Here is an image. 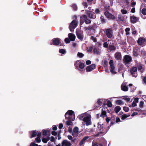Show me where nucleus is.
Masks as SVG:
<instances>
[{
    "label": "nucleus",
    "mask_w": 146,
    "mask_h": 146,
    "mask_svg": "<svg viewBox=\"0 0 146 146\" xmlns=\"http://www.w3.org/2000/svg\"><path fill=\"white\" fill-rule=\"evenodd\" d=\"M104 15L109 19L114 20L115 19V16L113 15L110 13L108 11H106L104 13Z\"/></svg>",
    "instance_id": "4468645a"
},
{
    "label": "nucleus",
    "mask_w": 146,
    "mask_h": 146,
    "mask_svg": "<svg viewBox=\"0 0 146 146\" xmlns=\"http://www.w3.org/2000/svg\"><path fill=\"white\" fill-rule=\"evenodd\" d=\"M77 56L79 57L82 58L84 56V54L82 53L78 52L77 54Z\"/></svg>",
    "instance_id": "a18cd8bd"
},
{
    "label": "nucleus",
    "mask_w": 146,
    "mask_h": 146,
    "mask_svg": "<svg viewBox=\"0 0 146 146\" xmlns=\"http://www.w3.org/2000/svg\"><path fill=\"white\" fill-rule=\"evenodd\" d=\"M71 144L66 140H63L62 143V146H70Z\"/></svg>",
    "instance_id": "f3484780"
},
{
    "label": "nucleus",
    "mask_w": 146,
    "mask_h": 146,
    "mask_svg": "<svg viewBox=\"0 0 146 146\" xmlns=\"http://www.w3.org/2000/svg\"><path fill=\"white\" fill-rule=\"evenodd\" d=\"M107 105L108 107H111L112 106V105L111 102L110 100H108L107 103Z\"/></svg>",
    "instance_id": "473e14b6"
},
{
    "label": "nucleus",
    "mask_w": 146,
    "mask_h": 146,
    "mask_svg": "<svg viewBox=\"0 0 146 146\" xmlns=\"http://www.w3.org/2000/svg\"><path fill=\"white\" fill-rule=\"evenodd\" d=\"M84 115L83 114H82L81 115H80L79 116V119L80 120H82V119L84 118Z\"/></svg>",
    "instance_id": "338daca9"
},
{
    "label": "nucleus",
    "mask_w": 146,
    "mask_h": 146,
    "mask_svg": "<svg viewBox=\"0 0 146 146\" xmlns=\"http://www.w3.org/2000/svg\"><path fill=\"white\" fill-rule=\"evenodd\" d=\"M126 118H127V115L126 114H124L121 116V119L122 120H124Z\"/></svg>",
    "instance_id": "3c124183"
},
{
    "label": "nucleus",
    "mask_w": 146,
    "mask_h": 146,
    "mask_svg": "<svg viewBox=\"0 0 146 146\" xmlns=\"http://www.w3.org/2000/svg\"><path fill=\"white\" fill-rule=\"evenodd\" d=\"M139 20L138 17H136L134 15L130 17V21L131 23L134 24L138 22Z\"/></svg>",
    "instance_id": "f8f14e48"
},
{
    "label": "nucleus",
    "mask_w": 146,
    "mask_h": 146,
    "mask_svg": "<svg viewBox=\"0 0 146 146\" xmlns=\"http://www.w3.org/2000/svg\"><path fill=\"white\" fill-rule=\"evenodd\" d=\"M116 47L114 45H110L108 46V50L110 51L115 50L116 49Z\"/></svg>",
    "instance_id": "b1692460"
},
{
    "label": "nucleus",
    "mask_w": 146,
    "mask_h": 146,
    "mask_svg": "<svg viewBox=\"0 0 146 146\" xmlns=\"http://www.w3.org/2000/svg\"><path fill=\"white\" fill-rule=\"evenodd\" d=\"M135 12V7H133L131 10V12L132 13H134Z\"/></svg>",
    "instance_id": "69168bd1"
},
{
    "label": "nucleus",
    "mask_w": 146,
    "mask_h": 146,
    "mask_svg": "<svg viewBox=\"0 0 146 146\" xmlns=\"http://www.w3.org/2000/svg\"><path fill=\"white\" fill-rule=\"evenodd\" d=\"M76 35L77 38L81 41H82L83 40L84 36L83 31H76Z\"/></svg>",
    "instance_id": "9b49d317"
},
{
    "label": "nucleus",
    "mask_w": 146,
    "mask_h": 146,
    "mask_svg": "<svg viewBox=\"0 0 146 146\" xmlns=\"http://www.w3.org/2000/svg\"><path fill=\"white\" fill-rule=\"evenodd\" d=\"M37 132L36 131H32L30 132L31 136L30 138H32L33 137H35L36 135Z\"/></svg>",
    "instance_id": "412c9836"
},
{
    "label": "nucleus",
    "mask_w": 146,
    "mask_h": 146,
    "mask_svg": "<svg viewBox=\"0 0 146 146\" xmlns=\"http://www.w3.org/2000/svg\"><path fill=\"white\" fill-rule=\"evenodd\" d=\"M141 13L143 15H146V9H143L141 10Z\"/></svg>",
    "instance_id": "4c0bfd02"
},
{
    "label": "nucleus",
    "mask_w": 146,
    "mask_h": 146,
    "mask_svg": "<svg viewBox=\"0 0 146 146\" xmlns=\"http://www.w3.org/2000/svg\"><path fill=\"white\" fill-rule=\"evenodd\" d=\"M140 52V49L138 47H135L133 51V54L134 56L135 57L137 56L139 54Z\"/></svg>",
    "instance_id": "2eb2a0df"
},
{
    "label": "nucleus",
    "mask_w": 146,
    "mask_h": 146,
    "mask_svg": "<svg viewBox=\"0 0 146 146\" xmlns=\"http://www.w3.org/2000/svg\"><path fill=\"white\" fill-rule=\"evenodd\" d=\"M106 121L107 123H108L110 121H111V119L109 117H106Z\"/></svg>",
    "instance_id": "603ef678"
},
{
    "label": "nucleus",
    "mask_w": 146,
    "mask_h": 146,
    "mask_svg": "<svg viewBox=\"0 0 146 146\" xmlns=\"http://www.w3.org/2000/svg\"><path fill=\"white\" fill-rule=\"evenodd\" d=\"M110 72L111 73L114 74H116L117 73L116 72L114 71L115 69V67L114 65L110 66Z\"/></svg>",
    "instance_id": "5701e85b"
},
{
    "label": "nucleus",
    "mask_w": 146,
    "mask_h": 146,
    "mask_svg": "<svg viewBox=\"0 0 146 146\" xmlns=\"http://www.w3.org/2000/svg\"><path fill=\"white\" fill-rule=\"evenodd\" d=\"M100 19L102 24H104L106 23V19L104 18V17L102 15L101 16Z\"/></svg>",
    "instance_id": "c85d7f7f"
},
{
    "label": "nucleus",
    "mask_w": 146,
    "mask_h": 146,
    "mask_svg": "<svg viewBox=\"0 0 146 146\" xmlns=\"http://www.w3.org/2000/svg\"><path fill=\"white\" fill-rule=\"evenodd\" d=\"M144 102L143 101H141L139 104V107L143 108V107Z\"/></svg>",
    "instance_id": "6e6d98bb"
},
{
    "label": "nucleus",
    "mask_w": 146,
    "mask_h": 146,
    "mask_svg": "<svg viewBox=\"0 0 146 146\" xmlns=\"http://www.w3.org/2000/svg\"><path fill=\"white\" fill-rule=\"evenodd\" d=\"M130 29L129 28H126L125 29V32H126V35H128L129 34V31Z\"/></svg>",
    "instance_id": "c03bdc74"
},
{
    "label": "nucleus",
    "mask_w": 146,
    "mask_h": 146,
    "mask_svg": "<svg viewBox=\"0 0 146 146\" xmlns=\"http://www.w3.org/2000/svg\"><path fill=\"white\" fill-rule=\"evenodd\" d=\"M59 52L60 53H62V54H64L66 52V51L64 49H61L59 50Z\"/></svg>",
    "instance_id": "de8ad7c7"
},
{
    "label": "nucleus",
    "mask_w": 146,
    "mask_h": 146,
    "mask_svg": "<svg viewBox=\"0 0 146 146\" xmlns=\"http://www.w3.org/2000/svg\"><path fill=\"white\" fill-rule=\"evenodd\" d=\"M105 34L109 38H111L113 36V32L112 29L111 28L106 29Z\"/></svg>",
    "instance_id": "0eeeda50"
},
{
    "label": "nucleus",
    "mask_w": 146,
    "mask_h": 146,
    "mask_svg": "<svg viewBox=\"0 0 146 146\" xmlns=\"http://www.w3.org/2000/svg\"><path fill=\"white\" fill-rule=\"evenodd\" d=\"M113 61L112 60H111L109 62V63L110 65V66H112L114 65L113 64Z\"/></svg>",
    "instance_id": "052dcab7"
},
{
    "label": "nucleus",
    "mask_w": 146,
    "mask_h": 146,
    "mask_svg": "<svg viewBox=\"0 0 146 146\" xmlns=\"http://www.w3.org/2000/svg\"><path fill=\"white\" fill-rule=\"evenodd\" d=\"M95 25H93L92 26H88V27L89 28V30H94L95 29Z\"/></svg>",
    "instance_id": "f704fd0d"
},
{
    "label": "nucleus",
    "mask_w": 146,
    "mask_h": 146,
    "mask_svg": "<svg viewBox=\"0 0 146 146\" xmlns=\"http://www.w3.org/2000/svg\"><path fill=\"white\" fill-rule=\"evenodd\" d=\"M42 135L43 136H46L47 135V133H48L49 134V135H50V131L49 130H45L44 129H43L42 130Z\"/></svg>",
    "instance_id": "393cba45"
},
{
    "label": "nucleus",
    "mask_w": 146,
    "mask_h": 146,
    "mask_svg": "<svg viewBox=\"0 0 146 146\" xmlns=\"http://www.w3.org/2000/svg\"><path fill=\"white\" fill-rule=\"evenodd\" d=\"M96 68V65L95 64H92L86 67V71L87 72H90L95 69Z\"/></svg>",
    "instance_id": "ddd939ff"
},
{
    "label": "nucleus",
    "mask_w": 146,
    "mask_h": 146,
    "mask_svg": "<svg viewBox=\"0 0 146 146\" xmlns=\"http://www.w3.org/2000/svg\"><path fill=\"white\" fill-rule=\"evenodd\" d=\"M103 46L104 48H107L108 47V44L107 42H104L103 44Z\"/></svg>",
    "instance_id": "864d4df0"
},
{
    "label": "nucleus",
    "mask_w": 146,
    "mask_h": 146,
    "mask_svg": "<svg viewBox=\"0 0 146 146\" xmlns=\"http://www.w3.org/2000/svg\"><path fill=\"white\" fill-rule=\"evenodd\" d=\"M91 116H86L82 119V121L86 123V125L88 126L92 124V122L91 121Z\"/></svg>",
    "instance_id": "39448f33"
},
{
    "label": "nucleus",
    "mask_w": 146,
    "mask_h": 146,
    "mask_svg": "<svg viewBox=\"0 0 146 146\" xmlns=\"http://www.w3.org/2000/svg\"><path fill=\"white\" fill-rule=\"evenodd\" d=\"M78 21L76 20H73L70 23L69 28L70 31L72 32L74 29L78 25Z\"/></svg>",
    "instance_id": "f03ea898"
},
{
    "label": "nucleus",
    "mask_w": 146,
    "mask_h": 146,
    "mask_svg": "<svg viewBox=\"0 0 146 146\" xmlns=\"http://www.w3.org/2000/svg\"><path fill=\"white\" fill-rule=\"evenodd\" d=\"M68 36L71 41H74L76 36L74 34L72 33H69L68 35Z\"/></svg>",
    "instance_id": "6ab92c4d"
},
{
    "label": "nucleus",
    "mask_w": 146,
    "mask_h": 146,
    "mask_svg": "<svg viewBox=\"0 0 146 146\" xmlns=\"http://www.w3.org/2000/svg\"><path fill=\"white\" fill-rule=\"evenodd\" d=\"M121 89L123 91H127L128 90V88L127 86H123L121 85Z\"/></svg>",
    "instance_id": "a878e982"
},
{
    "label": "nucleus",
    "mask_w": 146,
    "mask_h": 146,
    "mask_svg": "<svg viewBox=\"0 0 146 146\" xmlns=\"http://www.w3.org/2000/svg\"><path fill=\"white\" fill-rule=\"evenodd\" d=\"M97 103L98 104V107L100 106L102 104V102L101 101V100L99 99L98 100L97 102Z\"/></svg>",
    "instance_id": "c9c22d12"
},
{
    "label": "nucleus",
    "mask_w": 146,
    "mask_h": 146,
    "mask_svg": "<svg viewBox=\"0 0 146 146\" xmlns=\"http://www.w3.org/2000/svg\"><path fill=\"white\" fill-rule=\"evenodd\" d=\"M38 146L37 144H35L33 142H32L31 143V146Z\"/></svg>",
    "instance_id": "680f3d73"
},
{
    "label": "nucleus",
    "mask_w": 146,
    "mask_h": 146,
    "mask_svg": "<svg viewBox=\"0 0 146 146\" xmlns=\"http://www.w3.org/2000/svg\"><path fill=\"white\" fill-rule=\"evenodd\" d=\"M35 141L36 142L39 143L41 141L40 138L39 137H37L35 138Z\"/></svg>",
    "instance_id": "8fccbe9b"
},
{
    "label": "nucleus",
    "mask_w": 146,
    "mask_h": 146,
    "mask_svg": "<svg viewBox=\"0 0 146 146\" xmlns=\"http://www.w3.org/2000/svg\"><path fill=\"white\" fill-rule=\"evenodd\" d=\"M115 58L116 60H120L121 58V55L120 52H116L115 54Z\"/></svg>",
    "instance_id": "a211bd4d"
},
{
    "label": "nucleus",
    "mask_w": 146,
    "mask_h": 146,
    "mask_svg": "<svg viewBox=\"0 0 146 146\" xmlns=\"http://www.w3.org/2000/svg\"><path fill=\"white\" fill-rule=\"evenodd\" d=\"M93 48V46L92 45L90 46H89V48L87 50V51L88 52H92V50Z\"/></svg>",
    "instance_id": "79ce46f5"
},
{
    "label": "nucleus",
    "mask_w": 146,
    "mask_h": 146,
    "mask_svg": "<svg viewBox=\"0 0 146 146\" xmlns=\"http://www.w3.org/2000/svg\"><path fill=\"white\" fill-rule=\"evenodd\" d=\"M137 68L136 67L133 66L130 69V72L132 75L134 77L137 76Z\"/></svg>",
    "instance_id": "1a4fd4ad"
},
{
    "label": "nucleus",
    "mask_w": 146,
    "mask_h": 146,
    "mask_svg": "<svg viewBox=\"0 0 146 146\" xmlns=\"http://www.w3.org/2000/svg\"><path fill=\"white\" fill-rule=\"evenodd\" d=\"M123 99L124 100H125L127 102H129L130 100V98H127L126 97L123 98Z\"/></svg>",
    "instance_id": "13d9d810"
},
{
    "label": "nucleus",
    "mask_w": 146,
    "mask_h": 146,
    "mask_svg": "<svg viewBox=\"0 0 146 146\" xmlns=\"http://www.w3.org/2000/svg\"><path fill=\"white\" fill-rule=\"evenodd\" d=\"M92 146H103V145L101 143H96L93 144Z\"/></svg>",
    "instance_id": "e433bc0d"
},
{
    "label": "nucleus",
    "mask_w": 146,
    "mask_h": 146,
    "mask_svg": "<svg viewBox=\"0 0 146 146\" xmlns=\"http://www.w3.org/2000/svg\"><path fill=\"white\" fill-rule=\"evenodd\" d=\"M86 14L89 18L90 19H95L96 17V15L94 12L89 10H86Z\"/></svg>",
    "instance_id": "7ed1b4c3"
},
{
    "label": "nucleus",
    "mask_w": 146,
    "mask_h": 146,
    "mask_svg": "<svg viewBox=\"0 0 146 146\" xmlns=\"http://www.w3.org/2000/svg\"><path fill=\"white\" fill-rule=\"evenodd\" d=\"M82 19L84 21V22L86 24H90L91 22V20L87 17L86 15H84L81 17Z\"/></svg>",
    "instance_id": "9d476101"
},
{
    "label": "nucleus",
    "mask_w": 146,
    "mask_h": 146,
    "mask_svg": "<svg viewBox=\"0 0 146 146\" xmlns=\"http://www.w3.org/2000/svg\"><path fill=\"white\" fill-rule=\"evenodd\" d=\"M65 117L66 119H68L70 120V118H72V117L70 116L67 112L65 114Z\"/></svg>",
    "instance_id": "7c9ffc66"
},
{
    "label": "nucleus",
    "mask_w": 146,
    "mask_h": 146,
    "mask_svg": "<svg viewBox=\"0 0 146 146\" xmlns=\"http://www.w3.org/2000/svg\"><path fill=\"white\" fill-rule=\"evenodd\" d=\"M115 121H111V122L110 123V125H109L108 126V128H110L111 127V126L113 125H114L115 124Z\"/></svg>",
    "instance_id": "4d7b16f0"
},
{
    "label": "nucleus",
    "mask_w": 146,
    "mask_h": 146,
    "mask_svg": "<svg viewBox=\"0 0 146 146\" xmlns=\"http://www.w3.org/2000/svg\"><path fill=\"white\" fill-rule=\"evenodd\" d=\"M132 60V58L129 55H126L123 57V63L128 67V66H127V64H130V62H131Z\"/></svg>",
    "instance_id": "f257e3e1"
},
{
    "label": "nucleus",
    "mask_w": 146,
    "mask_h": 146,
    "mask_svg": "<svg viewBox=\"0 0 146 146\" xmlns=\"http://www.w3.org/2000/svg\"><path fill=\"white\" fill-rule=\"evenodd\" d=\"M90 38L91 40H93L94 42H97V40L96 39V37H94L93 36H91L90 37Z\"/></svg>",
    "instance_id": "37998d69"
},
{
    "label": "nucleus",
    "mask_w": 146,
    "mask_h": 146,
    "mask_svg": "<svg viewBox=\"0 0 146 146\" xmlns=\"http://www.w3.org/2000/svg\"><path fill=\"white\" fill-rule=\"evenodd\" d=\"M70 40L68 38H66L64 39V41L66 43H69L70 42Z\"/></svg>",
    "instance_id": "09e8293b"
},
{
    "label": "nucleus",
    "mask_w": 146,
    "mask_h": 146,
    "mask_svg": "<svg viewBox=\"0 0 146 146\" xmlns=\"http://www.w3.org/2000/svg\"><path fill=\"white\" fill-rule=\"evenodd\" d=\"M108 62L106 60H104V66L105 67L108 64Z\"/></svg>",
    "instance_id": "0e129e2a"
},
{
    "label": "nucleus",
    "mask_w": 146,
    "mask_h": 146,
    "mask_svg": "<svg viewBox=\"0 0 146 146\" xmlns=\"http://www.w3.org/2000/svg\"><path fill=\"white\" fill-rule=\"evenodd\" d=\"M71 120L67 121L66 122V125H72V123L71 122Z\"/></svg>",
    "instance_id": "a19ab883"
},
{
    "label": "nucleus",
    "mask_w": 146,
    "mask_h": 146,
    "mask_svg": "<svg viewBox=\"0 0 146 146\" xmlns=\"http://www.w3.org/2000/svg\"><path fill=\"white\" fill-rule=\"evenodd\" d=\"M67 112L68 114H69L70 116L72 117V118H70V120L72 121H74L75 119V117L74 111L72 110H69Z\"/></svg>",
    "instance_id": "dca6fc26"
},
{
    "label": "nucleus",
    "mask_w": 146,
    "mask_h": 146,
    "mask_svg": "<svg viewBox=\"0 0 146 146\" xmlns=\"http://www.w3.org/2000/svg\"><path fill=\"white\" fill-rule=\"evenodd\" d=\"M123 108V110L126 112H127L129 110V108L127 107L124 106Z\"/></svg>",
    "instance_id": "ea45409f"
},
{
    "label": "nucleus",
    "mask_w": 146,
    "mask_h": 146,
    "mask_svg": "<svg viewBox=\"0 0 146 146\" xmlns=\"http://www.w3.org/2000/svg\"><path fill=\"white\" fill-rule=\"evenodd\" d=\"M78 128L77 127H75L73 129V131L75 133H78Z\"/></svg>",
    "instance_id": "2f4dec72"
},
{
    "label": "nucleus",
    "mask_w": 146,
    "mask_h": 146,
    "mask_svg": "<svg viewBox=\"0 0 146 146\" xmlns=\"http://www.w3.org/2000/svg\"><path fill=\"white\" fill-rule=\"evenodd\" d=\"M82 4L86 7H87L88 6V5L86 2H83Z\"/></svg>",
    "instance_id": "774afa93"
},
{
    "label": "nucleus",
    "mask_w": 146,
    "mask_h": 146,
    "mask_svg": "<svg viewBox=\"0 0 146 146\" xmlns=\"http://www.w3.org/2000/svg\"><path fill=\"white\" fill-rule=\"evenodd\" d=\"M118 18L119 20L121 21H123L124 19L123 17L120 14L118 15Z\"/></svg>",
    "instance_id": "cd10ccee"
},
{
    "label": "nucleus",
    "mask_w": 146,
    "mask_h": 146,
    "mask_svg": "<svg viewBox=\"0 0 146 146\" xmlns=\"http://www.w3.org/2000/svg\"><path fill=\"white\" fill-rule=\"evenodd\" d=\"M121 109V107L119 106H116L114 109V111L116 113H117Z\"/></svg>",
    "instance_id": "bb28decb"
},
{
    "label": "nucleus",
    "mask_w": 146,
    "mask_h": 146,
    "mask_svg": "<svg viewBox=\"0 0 146 146\" xmlns=\"http://www.w3.org/2000/svg\"><path fill=\"white\" fill-rule=\"evenodd\" d=\"M121 11L123 14H125L127 13V11L126 10L122 9L121 10Z\"/></svg>",
    "instance_id": "58836bf2"
},
{
    "label": "nucleus",
    "mask_w": 146,
    "mask_h": 146,
    "mask_svg": "<svg viewBox=\"0 0 146 146\" xmlns=\"http://www.w3.org/2000/svg\"><path fill=\"white\" fill-rule=\"evenodd\" d=\"M51 134L52 135L56 136L57 134V133L55 131H52L51 132Z\"/></svg>",
    "instance_id": "bf43d9fd"
},
{
    "label": "nucleus",
    "mask_w": 146,
    "mask_h": 146,
    "mask_svg": "<svg viewBox=\"0 0 146 146\" xmlns=\"http://www.w3.org/2000/svg\"><path fill=\"white\" fill-rule=\"evenodd\" d=\"M72 7L74 9V10L76 11L77 10V7L76 5L75 4H74L72 5Z\"/></svg>",
    "instance_id": "5fc2aeb1"
},
{
    "label": "nucleus",
    "mask_w": 146,
    "mask_h": 146,
    "mask_svg": "<svg viewBox=\"0 0 146 146\" xmlns=\"http://www.w3.org/2000/svg\"><path fill=\"white\" fill-rule=\"evenodd\" d=\"M98 130L100 131H103L104 130L103 127V125H101L100 124H98Z\"/></svg>",
    "instance_id": "c756f323"
},
{
    "label": "nucleus",
    "mask_w": 146,
    "mask_h": 146,
    "mask_svg": "<svg viewBox=\"0 0 146 146\" xmlns=\"http://www.w3.org/2000/svg\"><path fill=\"white\" fill-rule=\"evenodd\" d=\"M106 112V111L104 110L103 109H102V113L100 114V116L101 117L104 118L105 117H107Z\"/></svg>",
    "instance_id": "4be33fe9"
},
{
    "label": "nucleus",
    "mask_w": 146,
    "mask_h": 146,
    "mask_svg": "<svg viewBox=\"0 0 146 146\" xmlns=\"http://www.w3.org/2000/svg\"><path fill=\"white\" fill-rule=\"evenodd\" d=\"M100 10L98 8L96 9L95 11V14H99L100 13Z\"/></svg>",
    "instance_id": "49530a36"
},
{
    "label": "nucleus",
    "mask_w": 146,
    "mask_h": 146,
    "mask_svg": "<svg viewBox=\"0 0 146 146\" xmlns=\"http://www.w3.org/2000/svg\"><path fill=\"white\" fill-rule=\"evenodd\" d=\"M138 44L144 46L146 44V39L144 37H141L139 38L137 41Z\"/></svg>",
    "instance_id": "20e7f679"
},
{
    "label": "nucleus",
    "mask_w": 146,
    "mask_h": 146,
    "mask_svg": "<svg viewBox=\"0 0 146 146\" xmlns=\"http://www.w3.org/2000/svg\"><path fill=\"white\" fill-rule=\"evenodd\" d=\"M136 4V3L135 2H132L131 3V7H133L135 6Z\"/></svg>",
    "instance_id": "e2e57ef3"
},
{
    "label": "nucleus",
    "mask_w": 146,
    "mask_h": 146,
    "mask_svg": "<svg viewBox=\"0 0 146 146\" xmlns=\"http://www.w3.org/2000/svg\"><path fill=\"white\" fill-rule=\"evenodd\" d=\"M89 138V137L88 136H85L80 141L79 143V145L80 146H82L83 144H84L86 141H86L87 139Z\"/></svg>",
    "instance_id": "aec40b11"
},
{
    "label": "nucleus",
    "mask_w": 146,
    "mask_h": 146,
    "mask_svg": "<svg viewBox=\"0 0 146 146\" xmlns=\"http://www.w3.org/2000/svg\"><path fill=\"white\" fill-rule=\"evenodd\" d=\"M75 66L76 67H79L80 69H82L85 67L84 64L80 60H78L76 61L74 64Z\"/></svg>",
    "instance_id": "6e6552de"
},
{
    "label": "nucleus",
    "mask_w": 146,
    "mask_h": 146,
    "mask_svg": "<svg viewBox=\"0 0 146 146\" xmlns=\"http://www.w3.org/2000/svg\"><path fill=\"white\" fill-rule=\"evenodd\" d=\"M60 39L59 38H54L50 42V44H53L56 46H58L60 43Z\"/></svg>",
    "instance_id": "423d86ee"
},
{
    "label": "nucleus",
    "mask_w": 146,
    "mask_h": 146,
    "mask_svg": "<svg viewBox=\"0 0 146 146\" xmlns=\"http://www.w3.org/2000/svg\"><path fill=\"white\" fill-rule=\"evenodd\" d=\"M115 103L117 105H120L122 103V101L121 100H117L116 101Z\"/></svg>",
    "instance_id": "72a5a7b5"
}]
</instances>
